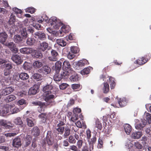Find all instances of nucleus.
<instances>
[{"mask_svg": "<svg viewBox=\"0 0 151 151\" xmlns=\"http://www.w3.org/2000/svg\"><path fill=\"white\" fill-rule=\"evenodd\" d=\"M69 142L71 144H75L76 142V140L74 137L72 135H70L68 138Z\"/></svg>", "mask_w": 151, "mask_h": 151, "instance_id": "3c124183", "label": "nucleus"}, {"mask_svg": "<svg viewBox=\"0 0 151 151\" xmlns=\"http://www.w3.org/2000/svg\"><path fill=\"white\" fill-rule=\"evenodd\" d=\"M8 46L10 50L13 52L15 53L18 52V50L16 47L15 44L13 42H12L9 43Z\"/></svg>", "mask_w": 151, "mask_h": 151, "instance_id": "f3484780", "label": "nucleus"}, {"mask_svg": "<svg viewBox=\"0 0 151 151\" xmlns=\"http://www.w3.org/2000/svg\"><path fill=\"white\" fill-rule=\"evenodd\" d=\"M48 23L50 24L55 29H58L62 25V23L60 21L55 17H51L47 21Z\"/></svg>", "mask_w": 151, "mask_h": 151, "instance_id": "f03ea898", "label": "nucleus"}, {"mask_svg": "<svg viewBox=\"0 0 151 151\" xmlns=\"http://www.w3.org/2000/svg\"><path fill=\"white\" fill-rule=\"evenodd\" d=\"M103 91L104 93H107L109 91V83L107 82L104 83H103Z\"/></svg>", "mask_w": 151, "mask_h": 151, "instance_id": "a878e982", "label": "nucleus"}, {"mask_svg": "<svg viewBox=\"0 0 151 151\" xmlns=\"http://www.w3.org/2000/svg\"><path fill=\"white\" fill-rule=\"evenodd\" d=\"M46 142L48 145L51 146L53 143V134L52 132L48 131L46 138Z\"/></svg>", "mask_w": 151, "mask_h": 151, "instance_id": "20e7f679", "label": "nucleus"}, {"mask_svg": "<svg viewBox=\"0 0 151 151\" xmlns=\"http://www.w3.org/2000/svg\"><path fill=\"white\" fill-rule=\"evenodd\" d=\"M21 145V140L19 137H17L13 139L12 145L14 147L18 148L20 147Z\"/></svg>", "mask_w": 151, "mask_h": 151, "instance_id": "1a4fd4ad", "label": "nucleus"}, {"mask_svg": "<svg viewBox=\"0 0 151 151\" xmlns=\"http://www.w3.org/2000/svg\"><path fill=\"white\" fill-rule=\"evenodd\" d=\"M62 63L60 61H58L55 63V67L56 72H58L61 69Z\"/></svg>", "mask_w": 151, "mask_h": 151, "instance_id": "72a5a7b5", "label": "nucleus"}, {"mask_svg": "<svg viewBox=\"0 0 151 151\" xmlns=\"http://www.w3.org/2000/svg\"><path fill=\"white\" fill-rule=\"evenodd\" d=\"M134 145L136 148L140 149L142 148V146L140 143L138 142H136L134 143Z\"/></svg>", "mask_w": 151, "mask_h": 151, "instance_id": "052dcab7", "label": "nucleus"}, {"mask_svg": "<svg viewBox=\"0 0 151 151\" xmlns=\"http://www.w3.org/2000/svg\"><path fill=\"white\" fill-rule=\"evenodd\" d=\"M61 31L60 32V33L62 34V32L65 33L68 32L70 30L69 27L68 26L64 25L61 28Z\"/></svg>", "mask_w": 151, "mask_h": 151, "instance_id": "473e14b6", "label": "nucleus"}, {"mask_svg": "<svg viewBox=\"0 0 151 151\" xmlns=\"http://www.w3.org/2000/svg\"><path fill=\"white\" fill-rule=\"evenodd\" d=\"M37 41L33 38H28L26 41L27 44L29 46H32L37 43Z\"/></svg>", "mask_w": 151, "mask_h": 151, "instance_id": "b1692460", "label": "nucleus"}, {"mask_svg": "<svg viewBox=\"0 0 151 151\" xmlns=\"http://www.w3.org/2000/svg\"><path fill=\"white\" fill-rule=\"evenodd\" d=\"M71 73L72 75L70 76V78L71 81H76L79 79V77L78 74L73 71H71Z\"/></svg>", "mask_w": 151, "mask_h": 151, "instance_id": "aec40b11", "label": "nucleus"}, {"mask_svg": "<svg viewBox=\"0 0 151 151\" xmlns=\"http://www.w3.org/2000/svg\"><path fill=\"white\" fill-rule=\"evenodd\" d=\"M40 129L37 127H34L32 131V134L35 137L39 136L40 134Z\"/></svg>", "mask_w": 151, "mask_h": 151, "instance_id": "6ab92c4d", "label": "nucleus"}, {"mask_svg": "<svg viewBox=\"0 0 151 151\" xmlns=\"http://www.w3.org/2000/svg\"><path fill=\"white\" fill-rule=\"evenodd\" d=\"M146 119V121L148 124H150L151 123V115L148 113H145Z\"/></svg>", "mask_w": 151, "mask_h": 151, "instance_id": "09e8293b", "label": "nucleus"}, {"mask_svg": "<svg viewBox=\"0 0 151 151\" xmlns=\"http://www.w3.org/2000/svg\"><path fill=\"white\" fill-rule=\"evenodd\" d=\"M114 78L112 77H110L109 78V82L111 86V89H113L116 86V83L114 81Z\"/></svg>", "mask_w": 151, "mask_h": 151, "instance_id": "f704fd0d", "label": "nucleus"}, {"mask_svg": "<svg viewBox=\"0 0 151 151\" xmlns=\"http://www.w3.org/2000/svg\"><path fill=\"white\" fill-rule=\"evenodd\" d=\"M147 61V59L144 57L139 58L138 59L135 61V63L139 65H142L146 63Z\"/></svg>", "mask_w": 151, "mask_h": 151, "instance_id": "a211bd4d", "label": "nucleus"}, {"mask_svg": "<svg viewBox=\"0 0 151 151\" xmlns=\"http://www.w3.org/2000/svg\"><path fill=\"white\" fill-rule=\"evenodd\" d=\"M31 118L27 117L26 118V121L27 123V125L29 127H32L33 126L34 124L33 120Z\"/></svg>", "mask_w": 151, "mask_h": 151, "instance_id": "4c0bfd02", "label": "nucleus"}, {"mask_svg": "<svg viewBox=\"0 0 151 151\" xmlns=\"http://www.w3.org/2000/svg\"><path fill=\"white\" fill-rule=\"evenodd\" d=\"M56 73L53 79L55 81H60L63 78L62 76H61V74H59V73Z\"/></svg>", "mask_w": 151, "mask_h": 151, "instance_id": "c9c22d12", "label": "nucleus"}, {"mask_svg": "<svg viewBox=\"0 0 151 151\" xmlns=\"http://www.w3.org/2000/svg\"><path fill=\"white\" fill-rule=\"evenodd\" d=\"M75 104V101L73 99L70 100V101L68 103L67 106L68 107H69L71 106L74 105Z\"/></svg>", "mask_w": 151, "mask_h": 151, "instance_id": "774afa93", "label": "nucleus"}, {"mask_svg": "<svg viewBox=\"0 0 151 151\" xmlns=\"http://www.w3.org/2000/svg\"><path fill=\"white\" fill-rule=\"evenodd\" d=\"M68 39L70 40H75L76 39V37L74 35L73 33H70L68 36Z\"/></svg>", "mask_w": 151, "mask_h": 151, "instance_id": "69168bd1", "label": "nucleus"}, {"mask_svg": "<svg viewBox=\"0 0 151 151\" xmlns=\"http://www.w3.org/2000/svg\"><path fill=\"white\" fill-rule=\"evenodd\" d=\"M142 135V132H134L132 134V137L134 139H139Z\"/></svg>", "mask_w": 151, "mask_h": 151, "instance_id": "c85d7f7f", "label": "nucleus"}, {"mask_svg": "<svg viewBox=\"0 0 151 151\" xmlns=\"http://www.w3.org/2000/svg\"><path fill=\"white\" fill-rule=\"evenodd\" d=\"M95 127L97 128L98 129L101 130L102 128V124L99 121H96V122Z\"/></svg>", "mask_w": 151, "mask_h": 151, "instance_id": "4d7b16f0", "label": "nucleus"}, {"mask_svg": "<svg viewBox=\"0 0 151 151\" xmlns=\"http://www.w3.org/2000/svg\"><path fill=\"white\" fill-rule=\"evenodd\" d=\"M39 117L42 123H45L46 122L47 119L46 114L45 113H42L39 115Z\"/></svg>", "mask_w": 151, "mask_h": 151, "instance_id": "e433bc0d", "label": "nucleus"}, {"mask_svg": "<svg viewBox=\"0 0 151 151\" xmlns=\"http://www.w3.org/2000/svg\"><path fill=\"white\" fill-rule=\"evenodd\" d=\"M51 71L50 67L47 66H44L42 68L39 70V71L40 73H43L45 74H49Z\"/></svg>", "mask_w": 151, "mask_h": 151, "instance_id": "4468645a", "label": "nucleus"}, {"mask_svg": "<svg viewBox=\"0 0 151 151\" xmlns=\"http://www.w3.org/2000/svg\"><path fill=\"white\" fill-rule=\"evenodd\" d=\"M33 65L34 67L35 68H39L42 65V63L38 61H36L34 62Z\"/></svg>", "mask_w": 151, "mask_h": 151, "instance_id": "37998d69", "label": "nucleus"}, {"mask_svg": "<svg viewBox=\"0 0 151 151\" xmlns=\"http://www.w3.org/2000/svg\"><path fill=\"white\" fill-rule=\"evenodd\" d=\"M48 46V44L45 42L40 43L38 46V49L40 51H45Z\"/></svg>", "mask_w": 151, "mask_h": 151, "instance_id": "dca6fc26", "label": "nucleus"}, {"mask_svg": "<svg viewBox=\"0 0 151 151\" xmlns=\"http://www.w3.org/2000/svg\"><path fill=\"white\" fill-rule=\"evenodd\" d=\"M16 99V97L15 96L11 95L7 97V100L9 102L12 101Z\"/></svg>", "mask_w": 151, "mask_h": 151, "instance_id": "603ef678", "label": "nucleus"}, {"mask_svg": "<svg viewBox=\"0 0 151 151\" xmlns=\"http://www.w3.org/2000/svg\"><path fill=\"white\" fill-rule=\"evenodd\" d=\"M14 90V87L12 86H9L3 89L1 93L2 96H5L10 94Z\"/></svg>", "mask_w": 151, "mask_h": 151, "instance_id": "0eeeda50", "label": "nucleus"}, {"mask_svg": "<svg viewBox=\"0 0 151 151\" xmlns=\"http://www.w3.org/2000/svg\"><path fill=\"white\" fill-rule=\"evenodd\" d=\"M89 64L88 61L85 59H83L82 60H81L78 61L76 63V65L79 67H83L85 65H88Z\"/></svg>", "mask_w": 151, "mask_h": 151, "instance_id": "412c9836", "label": "nucleus"}, {"mask_svg": "<svg viewBox=\"0 0 151 151\" xmlns=\"http://www.w3.org/2000/svg\"><path fill=\"white\" fill-rule=\"evenodd\" d=\"M33 28L31 27L23 28L21 31V34L23 37V38H26L28 36L29 33L32 34L34 32Z\"/></svg>", "mask_w": 151, "mask_h": 151, "instance_id": "7ed1b4c3", "label": "nucleus"}, {"mask_svg": "<svg viewBox=\"0 0 151 151\" xmlns=\"http://www.w3.org/2000/svg\"><path fill=\"white\" fill-rule=\"evenodd\" d=\"M20 51L22 54H29L33 52V49L32 48L24 47L21 48Z\"/></svg>", "mask_w": 151, "mask_h": 151, "instance_id": "ddd939ff", "label": "nucleus"}, {"mask_svg": "<svg viewBox=\"0 0 151 151\" xmlns=\"http://www.w3.org/2000/svg\"><path fill=\"white\" fill-rule=\"evenodd\" d=\"M68 85L66 83H63L60 86V89L63 90L65 89L67 87Z\"/></svg>", "mask_w": 151, "mask_h": 151, "instance_id": "338daca9", "label": "nucleus"}, {"mask_svg": "<svg viewBox=\"0 0 151 151\" xmlns=\"http://www.w3.org/2000/svg\"><path fill=\"white\" fill-rule=\"evenodd\" d=\"M23 39V38L19 35H15L14 37V41L16 43H19Z\"/></svg>", "mask_w": 151, "mask_h": 151, "instance_id": "58836bf2", "label": "nucleus"}, {"mask_svg": "<svg viewBox=\"0 0 151 151\" xmlns=\"http://www.w3.org/2000/svg\"><path fill=\"white\" fill-rule=\"evenodd\" d=\"M71 73V71L68 70H66L63 69V71L61 72L60 74L62 76L63 78H67L68 77Z\"/></svg>", "mask_w": 151, "mask_h": 151, "instance_id": "393cba45", "label": "nucleus"}, {"mask_svg": "<svg viewBox=\"0 0 151 151\" xmlns=\"http://www.w3.org/2000/svg\"><path fill=\"white\" fill-rule=\"evenodd\" d=\"M71 65L69 62L66 60H65L63 63L62 68L63 69L68 70L70 71L71 70H70V68Z\"/></svg>", "mask_w": 151, "mask_h": 151, "instance_id": "4be33fe9", "label": "nucleus"}, {"mask_svg": "<svg viewBox=\"0 0 151 151\" xmlns=\"http://www.w3.org/2000/svg\"><path fill=\"white\" fill-rule=\"evenodd\" d=\"M81 112V109L80 108L76 107L74 109L73 111V113L75 115L78 116V114Z\"/></svg>", "mask_w": 151, "mask_h": 151, "instance_id": "5fc2aeb1", "label": "nucleus"}, {"mask_svg": "<svg viewBox=\"0 0 151 151\" xmlns=\"http://www.w3.org/2000/svg\"><path fill=\"white\" fill-rule=\"evenodd\" d=\"M51 94V93H48L44 94L45 95V100L46 102L50 103L51 100L54 98L55 96L54 95Z\"/></svg>", "mask_w": 151, "mask_h": 151, "instance_id": "bb28decb", "label": "nucleus"}, {"mask_svg": "<svg viewBox=\"0 0 151 151\" xmlns=\"http://www.w3.org/2000/svg\"><path fill=\"white\" fill-rule=\"evenodd\" d=\"M5 65L6 69L8 70L11 69L13 67L12 65L10 63L5 64Z\"/></svg>", "mask_w": 151, "mask_h": 151, "instance_id": "e2e57ef3", "label": "nucleus"}, {"mask_svg": "<svg viewBox=\"0 0 151 151\" xmlns=\"http://www.w3.org/2000/svg\"><path fill=\"white\" fill-rule=\"evenodd\" d=\"M10 71L9 70L4 71V76H2V79L4 82L6 83L11 82V77L10 76Z\"/></svg>", "mask_w": 151, "mask_h": 151, "instance_id": "39448f33", "label": "nucleus"}, {"mask_svg": "<svg viewBox=\"0 0 151 151\" xmlns=\"http://www.w3.org/2000/svg\"><path fill=\"white\" fill-rule=\"evenodd\" d=\"M128 102V99L126 98H120L118 100V103L121 107H123L126 106Z\"/></svg>", "mask_w": 151, "mask_h": 151, "instance_id": "9b49d317", "label": "nucleus"}, {"mask_svg": "<svg viewBox=\"0 0 151 151\" xmlns=\"http://www.w3.org/2000/svg\"><path fill=\"white\" fill-rule=\"evenodd\" d=\"M32 77L34 79L37 80V81H39L42 77V76L39 73H35L33 75Z\"/></svg>", "mask_w": 151, "mask_h": 151, "instance_id": "6e6d98bb", "label": "nucleus"}, {"mask_svg": "<svg viewBox=\"0 0 151 151\" xmlns=\"http://www.w3.org/2000/svg\"><path fill=\"white\" fill-rule=\"evenodd\" d=\"M96 138L95 136L94 137L93 136L90 140V139H89L88 140V142L94 144L96 143Z\"/></svg>", "mask_w": 151, "mask_h": 151, "instance_id": "0e129e2a", "label": "nucleus"}, {"mask_svg": "<svg viewBox=\"0 0 151 151\" xmlns=\"http://www.w3.org/2000/svg\"><path fill=\"white\" fill-rule=\"evenodd\" d=\"M11 59L17 64H21L23 61L21 57L17 54L12 56L11 57Z\"/></svg>", "mask_w": 151, "mask_h": 151, "instance_id": "9d476101", "label": "nucleus"}, {"mask_svg": "<svg viewBox=\"0 0 151 151\" xmlns=\"http://www.w3.org/2000/svg\"><path fill=\"white\" fill-rule=\"evenodd\" d=\"M14 122L17 125H21L23 122L20 117H18L14 119Z\"/></svg>", "mask_w": 151, "mask_h": 151, "instance_id": "49530a36", "label": "nucleus"}, {"mask_svg": "<svg viewBox=\"0 0 151 151\" xmlns=\"http://www.w3.org/2000/svg\"><path fill=\"white\" fill-rule=\"evenodd\" d=\"M83 141L81 137H80L77 142V145L78 149H80L82 147Z\"/></svg>", "mask_w": 151, "mask_h": 151, "instance_id": "8fccbe9b", "label": "nucleus"}, {"mask_svg": "<svg viewBox=\"0 0 151 151\" xmlns=\"http://www.w3.org/2000/svg\"><path fill=\"white\" fill-rule=\"evenodd\" d=\"M57 43L62 47L65 46L66 44V42L63 40L58 39L56 40Z\"/></svg>", "mask_w": 151, "mask_h": 151, "instance_id": "c03bdc74", "label": "nucleus"}, {"mask_svg": "<svg viewBox=\"0 0 151 151\" xmlns=\"http://www.w3.org/2000/svg\"><path fill=\"white\" fill-rule=\"evenodd\" d=\"M8 35L5 32L0 33V42L2 44H4L6 42Z\"/></svg>", "mask_w": 151, "mask_h": 151, "instance_id": "f8f14e48", "label": "nucleus"}, {"mask_svg": "<svg viewBox=\"0 0 151 151\" xmlns=\"http://www.w3.org/2000/svg\"><path fill=\"white\" fill-rule=\"evenodd\" d=\"M145 125V123H139L135 125V128L139 130L142 129Z\"/></svg>", "mask_w": 151, "mask_h": 151, "instance_id": "a19ab883", "label": "nucleus"}, {"mask_svg": "<svg viewBox=\"0 0 151 151\" xmlns=\"http://www.w3.org/2000/svg\"><path fill=\"white\" fill-rule=\"evenodd\" d=\"M32 140V138L30 135H28L26 136L25 139V144L24 147H27L30 145Z\"/></svg>", "mask_w": 151, "mask_h": 151, "instance_id": "2f4dec72", "label": "nucleus"}, {"mask_svg": "<svg viewBox=\"0 0 151 151\" xmlns=\"http://www.w3.org/2000/svg\"><path fill=\"white\" fill-rule=\"evenodd\" d=\"M35 38L39 40H44L46 39L45 34L41 31H39L35 33Z\"/></svg>", "mask_w": 151, "mask_h": 151, "instance_id": "423d86ee", "label": "nucleus"}, {"mask_svg": "<svg viewBox=\"0 0 151 151\" xmlns=\"http://www.w3.org/2000/svg\"><path fill=\"white\" fill-rule=\"evenodd\" d=\"M75 57V55L74 54L70 52L67 55V57L68 59L70 60H72Z\"/></svg>", "mask_w": 151, "mask_h": 151, "instance_id": "13d9d810", "label": "nucleus"}, {"mask_svg": "<svg viewBox=\"0 0 151 151\" xmlns=\"http://www.w3.org/2000/svg\"><path fill=\"white\" fill-rule=\"evenodd\" d=\"M35 11V9L33 7H29L26 9V12L31 14L33 13Z\"/></svg>", "mask_w": 151, "mask_h": 151, "instance_id": "bf43d9fd", "label": "nucleus"}, {"mask_svg": "<svg viewBox=\"0 0 151 151\" xmlns=\"http://www.w3.org/2000/svg\"><path fill=\"white\" fill-rule=\"evenodd\" d=\"M70 52L74 53L76 54L79 51V48L75 46H71L70 48Z\"/></svg>", "mask_w": 151, "mask_h": 151, "instance_id": "79ce46f5", "label": "nucleus"}, {"mask_svg": "<svg viewBox=\"0 0 151 151\" xmlns=\"http://www.w3.org/2000/svg\"><path fill=\"white\" fill-rule=\"evenodd\" d=\"M124 128L125 132L127 134H129L132 131V127L128 124H126L124 125Z\"/></svg>", "mask_w": 151, "mask_h": 151, "instance_id": "c756f323", "label": "nucleus"}, {"mask_svg": "<svg viewBox=\"0 0 151 151\" xmlns=\"http://www.w3.org/2000/svg\"><path fill=\"white\" fill-rule=\"evenodd\" d=\"M51 56L48 57V58L50 61H55L58 60V53L55 50H52L51 51Z\"/></svg>", "mask_w": 151, "mask_h": 151, "instance_id": "6e6552de", "label": "nucleus"}, {"mask_svg": "<svg viewBox=\"0 0 151 151\" xmlns=\"http://www.w3.org/2000/svg\"><path fill=\"white\" fill-rule=\"evenodd\" d=\"M52 88L53 87L52 86L48 85L43 88V91L45 92V94L51 93V92L50 90H52Z\"/></svg>", "mask_w": 151, "mask_h": 151, "instance_id": "5701e85b", "label": "nucleus"}, {"mask_svg": "<svg viewBox=\"0 0 151 151\" xmlns=\"http://www.w3.org/2000/svg\"><path fill=\"white\" fill-rule=\"evenodd\" d=\"M80 85L79 84H75L71 85V87L74 90H76V91L80 89Z\"/></svg>", "mask_w": 151, "mask_h": 151, "instance_id": "864d4df0", "label": "nucleus"}, {"mask_svg": "<svg viewBox=\"0 0 151 151\" xmlns=\"http://www.w3.org/2000/svg\"><path fill=\"white\" fill-rule=\"evenodd\" d=\"M32 104L35 105V106H40V109H41L40 110H39L38 111L40 112L41 113L42 112V109H43V107H42V106H44L45 105V104L44 103H42L41 101H33L32 102Z\"/></svg>", "mask_w": 151, "mask_h": 151, "instance_id": "7c9ffc66", "label": "nucleus"}, {"mask_svg": "<svg viewBox=\"0 0 151 151\" xmlns=\"http://www.w3.org/2000/svg\"><path fill=\"white\" fill-rule=\"evenodd\" d=\"M65 123L62 121H59L56 127V130L59 134H62L64 138H66L70 134V129L68 126H65Z\"/></svg>", "mask_w": 151, "mask_h": 151, "instance_id": "f257e3e1", "label": "nucleus"}, {"mask_svg": "<svg viewBox=\"0 0 151 151\" xmlns=\"http://www.w3.org/2000/svg\"><path fill=\"white\" fill-rule=\"evenodd\" d=\"M38 90L37 85H35L29 89L28 93L30 95H35L37 92Z\"/></svg>", "mask_w": 151, "mask_h": 151, "instance_id": "2eb2a0df", "label": "nucleus"}, {"mask_svg": "<svg viewBox=\"0 0 151 151\" xmlns=\"http://www.w3.org/2000/svg\"><path fill=\"white\" fill-rule=\"evenodd\" d=\"M16 17L13 14H11L10 19L9 21V23L10 24H13L15 21Z\"/></svg>", "mask_w": 151, "mask_h": 151, "instance_id": "a18cd8bd", "label": "nucleus"}, {"mask_svg": "<svg viewBox=\"0 0 151 151\" xmlns=\"http://www.w3.org/2000/svg\"><path fill=\"white\" fill-rule=\"evenodd\" d=\"M89 68H92L91 67H89V68H84L81 71V74L82 75H87L89 74L90 72V69Z\"/></svg>", "mask_w": 151, "mask_h": 151, "instance_id": "ea45409f", "label": "nucleus"}, {"mask_svg": "<svg viewBox=\"0 0 151 151\" xmlns=\"http://www.w3.org/2000/svg\"><path fill=\"white\" fill-rule=\"evenodd\" d=\"M42 56V54L40 52H36L35 54V56L37 58H40Z\"/></svg>", "mask_w": 151, "mask_h": 151, "instance_id": "680f3d73", "label": "nucleus"}, {"mask_svg": "<svg viewBox=\"0 0 151 151\" xmlns=\"http://www.w3.org/2000/svg\"><path fill=\"white\" fill-rule=\"evenodd\" d=\"M29 75L26 73L22 72L19 75V78L21 80H25L29 78Z\"/></svg>", "mask_w": 151, "mask_h": 151, "instance_id": "cd10ccee", "label": "nucleus"}, {"mask_svg": "<svg viewBox=\"0 0 151 151\" xmlns=\"http://www.w3.org/2000/svg\"><path fill=\"white\" fill-rule=\"evenodd\" d=\"M103 142L102 139L100 137L98 139V144L97 147L98 148H101L103 147Z\"/></svg>", "mask_w": 151, "mask_h": 151, "instance_id": "de8ad7c7", "label": "nucleus"}]
</instances>
